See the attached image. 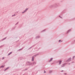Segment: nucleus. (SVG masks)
Segmentation results:
<instances>
[{
  "mask_svg": "<svg viewBox=\"0 0 75 75\" xmlns=\"http://www.w3.org/2000/svg\"><path fill=\"white\" fill-rule=\"evenodd\" d=\"M53 72V71L52 70H50L49 71V73L50 74H51V73H52Z\"/></svg>",
  "mask_w": 75,
  "mask_h": 75,
  "instance_id": "nucleus-1",
  "label": "nucleus"
},
{
  "mask_svg": "<svg viewBox=\"0 0 75 75\" xmlns=\"http://www.w3.org/2000/svg\"><path fill=\"white\" fill-rule=\"evenodd\" d=\"M8 68H9V67H7L6 69H5L4 70V71H6V70H7V69H8Z\"/></svg>",
  "mask_w": 75,
  "mask_h": 75,
  "instance_id": "nucleus-2",
  "label": "nucleus"
},
{
  "mask_svg": "<svg viewBox=\"0 0 75 75\" xmlns=\"http://www.w3.org/2000/svg\"><path fill=\"white\" fill-rule=\"evenodd\" d=\"M61 62H62V61L60 60L59 61V64H60Z\"/></svg>",
  "mask_w": 75,
  "mask_h": 75,
  "instance_id": "nucleus-3",
  "label": "nucleus"
},
{
  "mask_svg": "<svg viewBox=\"0 0 75 75\" xmlns=\"http://www.w3.org/2000/svg\"><path fill=\"white\" fill-rule=\"evenodd\" d=\"M52 59H53L52 58H51L50 61H52Z\"/></svg>",
  "mask_w": 75,
  "mask_h": 75,
  "instance_id": "nucleus-4",
  "label": "nucleus"
},
{
  "mask_svg": "<svg viewBox=\"0 0 75 75\" xmlns=\"http://www.w3.org/2000/svg\"><path fill=\"white\" fill-rule=\"evenodd\" d=\"M32 61H34V58H32Z\"/></svg>",
  "mask_w": 75,
  "mask_h": 75,
  "instance_id": "nucleus-5",
  "label": "nucleus"
},
{
  "mask_svg": "<svg viewBox=\"0 0 75 75\" xmlns=\"http://www.w3.org/2000/svg\"><path fill=\"white\" fill-rule=\"evenodd\" d=\"M11 54V52H10V53H9L8 54V55H10V54Z\"/></svg>",
  "mask_w": 75,
  "mask_h": 75,
  "instance_id": "nucleus-6",
  "label": "nucleus"
},
{
  "mask_svg": "<svg viewBox=\"0 0 75 75\" xmlns=\"http://www.w3.org/2000/svg\"><path fill=\"white\" fill-rule=\"evenodd\" d=\"M27 9H26L25 10V11H24V12H25V11H27Z\"/></svg>",
  "mask_w": 75,
  "mask_h": 75,
  "instance_id": "nucleus-7",
  "label": "nucleus"
},
{
  "mask_svg": "<svg viewBox=\"0 0 75 75\" xmlns=\"http://www.w3.org/2000/svg\"><path fill=\"white\" fill-rule=\"evenodd\" d=\"M3 67H4V66H3L1 67V68H3Z\"/></svg>",
  "mask_w": 75,
  "mask_h": 75,
  "instance_id": "nucleus-8",
  "label": "nucleus"
},
{
  "mask_svg": "<svg viewBox=\"0 0 75 75\" xmlns=\"http://www.w3.org/2000/svg\"><path fill=\"white\" fill-rule=\"evenodd\" d=\"M64 74H65V75H67V73H65Z\"/></svg>",
  "mask_w": 75,
  "mask_h": 75,
  "instance_id": "nucleus-9",
  "label": "nucleus"
},
{
  "mask_svg": "<svg viewBox=\"0 0 75 75\" xmlns=\"http://www.w3.org/2000/svg\"><path fill=\"white\" fill-rule=\"evenodd\" d=\"M44 73H46V71H44Z\"/></svg>",
  "mask_w": 75,
  "mask_h": 75,
  "instance_id": "nucleus-10",
  "label": "nucleus"
},
{
  "mask_svg": "<svg viewBox=\"0 0 75 75\" xmlns=\"http://www.w3.org/2000/svg\"><path fill=\"white\" fill-rule=\"evenodd\" d=\"M63 71H64L63 70H62L61 71V72H63Z\"/></svg>",
  "mask_w": 75,
  "mask_h": 75,
  "instance_id": "nucleus-11",
  "label": "nucleus"
},
{
  "mask_svg": "<svg viewBox=\"0 0 75 75\" xmlns=\"http://www.w3.org/2000/svg\"><path fill=\"white\" fill-rule=\"evenodd\" d=\"M60 41H61V40H59V42H60Z\"/></svg>",
  "mask_w": 75,
  "mask_h": 75,
  "instance_id": "nucleus-12",
  "label": "nucleus"
},
{
  "mask_svg": "<svg viewBox=\"0 0 75 75\" xmlns=\"http://www.w3.org/2000/svg\"><path fill=\"white\" fill-rule=\"evenodd\" d=\"M24 13V12H22V13Z\"/></svg>",
  "mask_w": 75,
  "mask_h": 75,
  "instance_id": "nucleus-13",
  "label": "nucleus"
},
{
  "mask_svg": "<svg viewBox=\"0 0 75 75\" xmlns=\"http://www.w3.org/2000/svg\"><path fill=\"white\" fill-rule=\"evenodd\" d=\"M3 59H4V58H3Z\"/></svg>",
  "mask_w": 75,
  "mask_h": 75,
  "instance_id": "nucleus-14",
  "label": "nucleus"
}]
</instances>
